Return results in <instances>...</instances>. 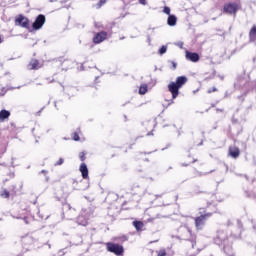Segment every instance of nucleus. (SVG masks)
Returning a JSON list of instances; mask_svg holds the SVG:
<instances>
[{
    "label": "nucleus",
    "mask_w": 256,
    "mask_h": 256,
    "mask_svg": "<svg viewBox=\"0 0 256 256\" xmlns=\"http://www.w3.org/2000/svg\"><path fill=\"white\" fill-rule=\"evenodd\" d=\"M5 151H7V146L6 145L3 146V149L0 153H5Z\"/></svg>",
    "instance_id": "nucleus-28"
},
{
    "label": "nucleus",
    "mask_w": 256,
    "mask_h": 256,
    "mask_svg": "<svg viewBox=\"0 0 256 256\" xmlns=\"http://www.w3.org/2000/svg\"><path fill=\"white\" fill-rule=\"evenodd\" d=\"M23 245H31L33 243V238L31 237H23L22 238Z\"/></svg>",
    "instance_id": "nucleus-17"
},
{
    "label": "nucleus",
    "mask_w": 256,
    "mask_h": 256,
    "mask_svg": "<svg viewBox=\"0 0 256 256\" xmlns=\"http://www.w3.org/2000/svg\"><path fill=\"white\" fill-rule=\"evenodd\" d=\"M3 43V38L0 37V44Z\"/></svg>",
    "instance_id": "nucleus-30"
},
{
    "label": "nucleus",
    "mask_w": 256,
    "mask_h": 256,
    "mask_svg": "<svg viewBox=\"0 0 256 256\" xmlns=\"http://www.w3.org/2000/svg\"><path fill=\"white\" fill-rule=\"evenodd\" d=\"M167 23L170 27H175V25H177V17L175 15H170L167 19Z\"/></svg>",
    "instance_id": "nucleus-14"
},
{
    "label": "nucleus",
    "mask_w": 256,
    "mask_h": 256,
    "mask_svg": "<svg viewBox=\"0 0 256 256\" xmlns=\"http://www.w3.org/2000/svg\"><path fill=\"white\" fill-rule=\"evenodd\" d=\"M163 11H164V13H165L166 15H169V16L171 15V8H169V7L166 6V7H164V10H163Z\"/></svg>",
    "instance_id": "nucleus-25"
},
{
    "label": "nucleus",
    "mask_w": 256,
    "mask_h": 256,
    "mask_svg": "<svg viewBox=\"0 0 256 256\" xmlns=\"http://www.w3.org/2000/svg\"><path fill=\"white\" fill-rule=\"evenodd\" d=\"M239 148L237 147H230L229 148V155L230 157H233V159H237L239 157Z\"/></svg>",
    "instance_id": "nucleus-12"
},
{
    "label": "nucleus",
    "mask_w": 256,
    "mask_h": 256,
    "mask_svg": "<svg viewBox=\"0 0 256 256\" xmlns=\"http://www.w3.org/2000/svg\"><path fill=\"white\" fill-rule=\"evenodd\" d=\"M0 197H3L4 199H9L10 193L8 192V190L4 189L1 191Z\"/></svg>",
    "instance_id": "nucleus-18"
},
{
    "label": "nucleus",
    "mask_w": 256,
    "mask_h": 256,
    "mask_svg": "<svg viewBox=\"0 0 256 256\" xmlns=\"http://www.w3.org/2000/svg\"><path fill=\"white\" fill-rule=\"evenodd\" d=\"M43 67V64L38 59L32 58L28 64V69L30 71H37Z\"/></svg>",
    "instance_id": "nucleus-8"
},
{
    "label": "nucleus",
    "mask_w": 256,
    "mask_h": 256,
    "mask_svg": "<svg viewBox=\"0 0 256 256\" xmlns=\"http://www.w3.org/2000/svg\"><path fill=\"white\" fill-rule=\"evenodd\" d=\"M249 38L252 43L256 41V26H253L252 29L249 32Z\"/></svg>",
    "instance_id": "nucleus-15"
},
{
    "label": "nucleus",
    "mask_w": 256,
    "mask_h": 256,
    "mask_svg": "<svg viewBox=\"0 0 256 256\" xmlns=\"http://www.w3.org/2000/svg\"><path fill=\"white\" fill-rule=\"evenodd\" d=\"M140 5H147V0H139Z\"/></svg>",
    "instance_id": "nucleus-27"
},
{
    "label": "nucleus",
    "mask_w": 256,
    "mask_h": 256,
    "mask_svg": "<svg viewBox=\"0 0 256 256\" xmlns=\"http://www.w3.org/2000/svg\"><path fill=\"white\" fill-rule=\"evenodd\" d=\"M11 117V112L9 110H1L0 111V121L3 122L5 119H9Z\"/></svg>",
    "instance_id": "nucleus-13"
},
{
    "label": "nucleus",
    "mask_w": 256,
    "mask_h": 256,
    "mask_svg": "<svg viewBox=\"0 0 256 256\" xmlns=\"http://www.w3.org/2000/svg\"><path fill=\"white\" fill-rule=\"evenodd\" d=\"M147 221H148V223H151V221H153V218H150Z\"/></svg>",
    "instance_id": "nucleus-29"
},
{
    "label": "nucleus",
    "mask_w": 256,
    "mask_h": 256,
    "mask_svg": "<svg viewBox=\"0 0 256 256\" xmlns=\"http://www.w3.org/2000/svg\"><path fill=\"white\" fill-rule=\"evenodd\" d=\"M105 3H107V0H100L96 5L97 9H101Z\"/></svg>",
    "instance_id": "nucleus-20"
},
{
    "label": "nucleus",
    "mask_w": 256,
    "mask_h": 256,
    "mask_svg": "<svg viewBox=\"0 0 256 256\" xmlns=\"http://www.w3.org/2000/svg\"><path fill=\"white\" fill-rule=\"evenodd\" d=\"M106 249L109 251V253H113L117 256H121L123 253H125V248H123V245L117 243L107 242Z\"/></svg>",
    "instance_id": "nucleus-4"
},
{
    "label": "nucleus",
    "mask_w": 256,
    "mask_h": 256,
    "mask_svg": "<svg viewBox=\"0 0 256 256\" xmlns=\"http://www.w3.org/2000/svg\"><path fill=\"white\" fill-rule=\"evenodd\" d=\"M81 137H79V134L77 132L73 133V140L74 141H80Z\"/></svg>",
    "instance_id": "nucleus-24"
},
{
    "label": "nucleus",
    "mask_w": 256,
    "mask_h": 256,
    "mask_svg": "<svg viewBox=\"0 0 256 256\" xmlns=\"http://www.w3.org/2000/svg\"><path fill=\"white\" fill-rule=\"evenodd\" d=\"M195 161H197V160H193L192 163H195Z\"/></svg>",
    "instance_id": "nucleus-31"
},
{
    "label": "nucleus",
    "mask_w": 256,
    "mask_h": 256,
    "mask_svg": "<svg viewBox=\"0 0 256 256\" xmlns=\"http://www.w3.org/2000/svg\"><path fill=\"white\" fill-rule=\"evenodd\" d=\"M157 256H167V250L165 248H161L160 250L156 251Z\"/></svg>",
    "instance_id": "nucleus-19"
},
{
    "label": "nucleus",
    "mask_w": 256,
    "mask_h": 256,
    "mask_svg": "<svg viewBox=\"0 0 256 256\" xmlns=\"http://www.w3.org/2000/svg\"><path fill=\"white\" fill-rule=\"evenodd\" d=\"M65 163V159L59 158L57 162H55L54 166L59 167V165H63Z\"/></svg>",
    "instance_id": "nucleus-21"
},
{
    "label": "nucleus",
    "mask_w": 256,
    "mask_h": 256,
    "mask_svg": "<svg viewBox=\"0 0 256 256\" xmlns=\"http://www.w3.org/2000/svg\"><path fill=\"white\" fill-rule=\"evenodd\" d=\"M186 59H188V61H191L192 63H197L200 57L197 52L186 51Z\"/></svg>",
    "instance_id": "nucleus-9"
},
{
    "label": "nucleus",
    "mask_w": 256,
    "mask_h": 256,
    "mask_svg": "<svg viewBox=\"0 0 256 256\" xmlns=\"http://www.w3.org/2000/svg\"><path fill=\"white\" fill-rule=\"evenodd\" d=\"M170 64L172 65L171 69H173V71H175V69H177V62L170 61Z\"/></svg>",
    "instance_id": "nucleus-26"
},
{
    "label": "nucleus",
    "mask_w": 256,
    "mask_h": 256,
    "mask_svg": "<svg viewBox=\"0 0 256 256\" xmlns=\"http://www.w3.org/2000/svg\"><path fill=\"white\" fill-rule=\"evenodd\" d=\"M159 53H160V55H164V53H167V46H162L159 49Z\"/></svg>",
    "instance_id": "nucleus-22"
},
{
    "label": "nucleus",
    "mask_w": 256,
    "mask_h": 256,
    "mask_svg": "<svg viewBox=\"0 0 256 256\" xmlns=\"http://www.w3.org/2000/svg\"><path fill=\"white\" fill-rule=\"evenodd\" d=\"M107 32L106 31H101L95 34V36L93 37V43H95V45H99V43H103V41H105L107 39Z\"/></svg>",
    "instance_id": "nucleus-7"
},
{
    "label": "nucleus",
    "mask_w": 256,
    "mask_h": 256,
    "mask_svg": "<svg viewBox=\"0 0 256 256\" xmlns=\"http://www.w3.org/2000/svg\"><path fill=\"white\" fill-rule=\"evenodd\" d=\"M132 225L138 233H141V231H143V227H145V224L143 223V221H139V220H134L132 222Z\"/></svg>",
    "instance_id": "nucleus-11"
},
{
    "label": "nucleus",
    "mask_w": 256,
    "mask_h": 256,
    "mask_svg": "<svg viewBox=\"0 0 256 256\" xmlns=\"http://www.w3.org/2000/svg\"><path fill=\"white\" fill-rule=\"evenodd\" d=\"M149 91V86L147 84H142L139 87V95H145Z\"/></svg>",
    "instance_id": "nucleus-16"
},
{
    "label": "nucleus",
    "mask_w": 256,
    "mask_h": 256,
    "mask_svg": "<svg viewBox=\"0 0 256 256\" xmlns=\"http://www.w3.org/2000/svg\"><path fill=\"white\" fill-rule=\"evenodd\" d=\"M200 216H197L194 218V223L197 231H201L203 227H205L206 221L209 219V217H212L213 213L211 212H206L205 208H200Z\"/></svg>",
    "instance_id": "nucleus-2"
},
{
    "label": "nucleus",
    "mask_w": 256,
    "mask_h": 256,
    "mask_svg": "<svg viewBox=\"0 0 256 256\" xmlns=\"http://www.w3.org/2000/svg\"><path fill=\"white\" fill-rule=\"evenodd\" d=\"M14 25L22 29H31V20L23 14H19L14 19Z\"/></svg>",
    "instance_id": "nucleus-3"
},
{
    "label": "nucleus",
    "mask_w": 256,
    "mask_h": 256,
    "mask_svg": "<svg viewBox=\"0 0 256 256\" xmlns=\"http://www.w3.org/2000/svg\"><path fill=\"white\" fill-rule=\"evenodd\" d=\"M79 171L83 179H89V168H87V164L82 163L80 165Z\"/></svg>",
    "instance_id": "nucleus-10"
},
{
    "label": "nucleus",
    "mask_w": 256,
    "mask_h": 256,
    "mask_svg": "<svg viewBox=\"0 0 256 256\" xmlns=\"http://www.w3.org/2000/svg\"><path fill=\"white\" fill-rule=\"evenodd\" d=\"M45 21V15L39 14L32 24V28L34 29V31H39V29H41L43 25H45Z\"/></svg>",
    "instance_id": "nucleus-5"
},
{
    "label": "nucleus",
    "mask_w": 256,
    "mask_h": 256,
    "mask_svg": "<svg viewBox=\"0 0 256 256\" xmlns=\"http://www.w3.org/2000/svg\"><path fill=\"white\" fill-rule=\"evenodd\" d=\"M187 81H189L187 76H178L175 82L172 81L168 84V91L171 93L172 99L179 97V89H181Z\"/></svg>",
    "instance_id": "nucleus-1"
},
{
    "label": "nucleus",
    "mask_w": 256,
    "mask_h": 256,
    "mask_svg": "<svg viewBox=\"0 0 256 256\" xmlns=\"http://www.w3.org/2000/svg\"><path fill=\"white\" fill-rule=\"evenodd\" d=\"M85 155H87V153H85V152H80V153H79V159H80V161H85V159H86Z\"/></svg>",
    "instance_id": "nucleus-23"
},
{
    "label": "nucleus",
    "mask_w": 256,
    "mask_h": 256,
    "mask_svg": "<svg viewBox=\"0 0 256 256\" xmlns=\"http://www.w3.org/2000/svg\"><path fill=\"white\" fill-rule=\"evenodd\" d=\"M239 11V4L232 2V3H228L225 6V13H227L228 15H233V17H235V15H237V12Z\"/></svg>",
    "instance_id": "nucleus-6"
}]
</instances>
